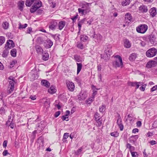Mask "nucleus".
Returning a JSON list of instances; mask_svg holds the SVG:
<instances>
[{
	"label": "nucleus",
	"instance_id": "1",
	"mask_svg": "<svg viewBox=\"0 0 157 157\" xmlns=\"http://www.w3.org/2000/svg\"><path fill=\"white\" fill-rule=\"evenodd\" d=\"M91 4L90 3H85L82 4V8H78V11L79 13H81L82 14H86L90 11L89 6Z\"/></svg>",
	"mask_w": 157,
	"mask_h": 157
},
{
	"label": "nucleus",
	"instance_id": "2",
	"mask_svg": "<svg viewBox=\"0 0 157 157\" xmlns=\"http://www.w3.org/2000/svg\"><path fill=\"white\" fill-rule=\"evenodd\" d=\"M112 50L111 48L109 47L107 45L106 46L103 55H101V58L107 60L109 59Z\"/></svg>",
	"mask_w": 157,
	"mask_h": 157
},
{
	"label": "nucleus",
	"instance_id": "3",
	"mask_svg": "<svg viewBox=\"0 0 157 157\" xmlns=\"http://www.w3.org/2000/svg\"><path fill=\"white\" fill-rule=\"evenodd\" d=\"M115 57L116 60L113 62V66L116 68L122 67L123 64L122 58L119 55L116 56Z\"/></svg>",
	"mask_w": 157,
	"mask_h": 157
},
{
	"label": "nucleus",
	"instance_id": "4",
	"mask_svg": "<svg viewBox=\"0 0 157 157\" xmlns=\"http://www.w3.org/2000/svg\"><path fill=\"white\" fill-rule=\"evenodd\" d=\"M148 29L147 25L145 24L140 25L136 28L137 32L139 33H145Z\"/></svg>",
	"mask_w": 157,
	"mask_h": 157
},
{
	"label": "nucleus",
	"instance_id": "5",
	"mask_svg": "<svg viewBox=\"0 0 157 157\" xmlns=\"http://www.w3.org/2000/svg\"><path fill=\"white\" fill-rule=\"evenodd\" d=\"M42 5V2L39 0L35 2L30 9V11L31 13H33L35 12Z\"/></svg>",
	"mask_w": 157,
	"mask_h": 157
},
{
	"label": "nucleus",
	"instance_id": "6",
	"mask_svg": "<svg viewBox=\"0 0 157 157\" xmlns=\"http://www.w3.org/2000/svg\"><path fill=\"white\" fill-rule=\"evenodd\" d=\"M157 51L155 48H151L148 50L146 52V56L149 57H152L156 54Z\"/></svg>",
	"mask_w": 157,
	"mask_h": 157
},
{
	"label": "nucleus",
	"instance_id": "7",
	"mask_svg": "<svg viewBox=\"0 0 157 157\" xmlns=\"http://www.w3.org/2000/svg\"><path fill=\"white\" fill-rule=\"evenodd\" d=\"M66 83L68 90L71 91H73L75 89V85L72 82L67 81Z\"/></svg>",
	"mask_w": 157,
	"mask_h": 157
},
{
	"label": "nucleus",
	"instance_id": "8",
	"mask_svg": "<svg viewBox=\"0 0 157 157\" xmlns=\"http://www.w3.org/2000/svg\"><path fill=\"white\" fill-rule=\"evenodd\" d=\"M15 44L13 41L11 40H8L6 44L5 48L6 49L8 48L11 49L14 47Z\"/></svg>",
	"mask_w": 157,
	"mask_h": 157
},
{
	"label": "nucleus",
	"instance_id": "9",
	"mask_svg": "<svg viewBox=\"0 0 157 157\" xmlns=\"http://www.w3.org/2000/svg\"><path fill=\"white\" fill-rule=\"evenodd\" d=\"M87 97L86 93L85 91H81L78 95V99L80 100H85Z\"/></svg>",
	"mask_w": 157,
	"mask_h": 157
},
{
	"label": "nucleus",
	"instance_id": "10",
	"mask_svg": "<svg viewBox=\"0 0 157 157\" xmlns=\"http://www.w3.org/2000/svg\"><path fill=\"white\" fill-rule=\"evenodd\" d=\"M122 119L120 114H118V119L117 121V124L119 127L120 130L122 131L124 128L123 125L122 124Z\"/></svg>",
	"mask_w": 157,
	"mask_h": 157
},
{
	"label": "nucleus",
	"instance_id": "11",
	"mask_svg": "<svg viewBox=\"0 0 157 157\" xmlns=\"http://www.w3.org/2000/svg\"><path fill=\"white\" fill-rule=\"evenodd\" d=\"M157 65V63L154 60H151L148 61L146 65L147 67L150 68L155 67Z\"/></svg>",
	"mask_w": 157,
	"mask_h": 157
},
{
	"label": "nucleus",
	"instance_id": "12",
	"mask_svg": "<svg viewBox=\"0 0 157 157\" xmlns=\"http://www.w3.org/2000/svg\"><path fill=\"white\" fill-rule=\"evenodd\" d=\"M14 82L13 81H11L9 82V85L8 88V92L9 94L11 93L14 90Z\"/></svg>",
	"mask_w": 157,
	"mask_h": 157
},
{
	"label": "nucleus",
	"instance_id": "13",
	"mask_svg": "<svg viewBox=\"0 0 157 157\" xmlns=\"http://www.w3.org/2000/svg\"><path fill=\"white\" fill-rule=\"evenodd\" d=\"M93 38H94L96 42H99L101 40L102 37L100 34H94L93 36Z\"/></svg>",
	"mask_w": 157,
	"mask_h": 157
},
{
	"label": "nucleus",
	"instance_id": "14",
	"mask_svg": "<svg viewBox=\"0 0 157 157\" xmlns=\"http://www.w3.org/2000/svg\"><path fill=\"white\" fill-rule=\"evenodd\" d=\"M53 44V42L50 40L46 41L44 43V46L47 48H50Z\"/></svg>",
	"mask_w": 157,
	"mask_h": 157
},
{
	"label": "nucleus",
	"instance_id": "15",
	"mask_svg": "<svg viewBox=\"0 0 157 157\" xmlns=\"http://www.w3.org/2000/svg\"><path fill=\"white\" fill-rule=\"evenodd\" d=\"M125 21L127 22H129L132 20V17L131 15L129 13H127L125 15Z\"/></svg>",
	"mask_w": 157,
	"mask_h": 157
},
{
	"label": "nucleus",
	"instance_id": "16",
	"mask_svg": "<svg viewBox=\"0 0 157 157\" xmlns=\"http://www.w3.org/2000/svg\"><path fill=\"white\" fill-rule=\"evenodd\" d=\"M148 39L151 44H154L156 39L155 36L153 34H151L148 36Z\"/></svg>",
	"mask_w": 157,
	"mask_h": 157
},
{
	"label": "nucleus",
	"instance_id": "17",
	"mask_svg": "<svg viewBox=\"0 0 157 157\" xmlns=\"http://www.w3.org/2000/svg\"><path fill=\"white\" fill-rule=\"evenodd\" d=\"M57 25V22L56 21H54L51 23V24L49 27V29L52 30H54L55 29Z\"/></svg>",
	"mask_w": 157,
	"mask_h": 157
},
{
	"label": "nucleus",
	"instance_id": "18",
	"mask_svg": "<svg viewBox=\"0 0 157 157\" xmlns=\"http://www.w3.org/2000/svg\"><path fill=\"white\" fill-rule=\"evenodd\" d=\"M150 13L152 17H154L157 14L156 8L155 7L152 8L150 10Z\"/></svg>",
	"mask_w": 157,
	"mask_h": 157
},
{
	"label": "nucleus",
	"instance_id": "19",
	"mask_svg": "<svg viewBox=\"0 0 157 157\" xmlns=\"http://www.w3.org/2000/svg\"><path fill=\"white\" fill-rule=\"evenodd\" d=\"M139 10L143 13L147 12L148 10L147 6L145 5L141 6L139 8Z\"/></svg>",
	"mask_w": 157,
	"mask_h": 157
},
{
	"label": "nucleus",
	"instance_id": "20",
	"mask_svg": "<svg viewBox=\"0 0 157 157\" xmlns=\"http://www.w3.org/2000/svg\"><path fill=\"white\" fill-rule=\"evenodd\" d=\"M124 45L125 47L126 48H129L131 46V43L129 40L127 39H125L124 41Z\"/></svg>",
	"mask_w": 157,
	"mask_h": 157
},
{
	"label": "nucleus",
	"instance_id": "21",
	"mask_svg": "<svg viewBox=\"0 0 157 157\" xmlns=\"http://www.w3.org/2000/svg\"><path fill=\"white\" fill-rule=\"evenodd\" d=\"M66 24V22L64 21H61L59 22L58 24L59 29L61 30L64 27Z\"/></svg>",
	"mask_w": 157,
	"mask_h": 157
},
{
	"label": "nucleus",
	"instance_id": "22",
	"mask_svg": "<svg viewBox=\"0 0 157 157\" xmlns=\"http://www.w3.org/2000/svg\"><path fill=\"white\" fill-rule=\"evenodd\" d=\"M24 5V2L22 1H19L18 3L19 9L21 11H22L23 10V7Z\"/></svg>",
	"mask_w": 157,
	"mask_h": 157
},
{
	"label": "nucleus",
	"instance_id": "23",
	"mask_svg": "<svg viewBox=\"0 0 157 157\" xmlns=\"http://www.w3.org/2000/svg\"><path fill=\"white\" fill-rule=\"evenodd\" d=\"M41 85L43 86H46L47 87H48L50 86L49 82L46 80H42L41 82Z\"/></svg>",
	"mask_w": 157,
	"mask_h": 157
},
{
	"label": "nucleus",
	"instance_id": "24",
	"mask_svg": "<svg viewBox=\"0 0 157 157\" xmlns=\"http://www.w3.org/2000/svg\"><path fill=\"white\" fill-rule=\"evenodd\" d=\"M48 92L51 94H53L56 91V90L53 86H51L48 90Z\"/></svg>",
	"mask_w": 157,
	"mask_h": 157
},
{
	"label": "nucleus",
	"instance_id": "25",
	"mask_svg": "<svg viewBox=\"0 0 157 157\" xmlns=\"http://www.w3.org/2000/svg\"><path fill=\"white\" fill-rule=\"evenodd\" d=\"M11 121H7L6 122V124L7 125H9L11 128L13 129L14 126V124Z\"/></svg>",
	"mask_w": 157,
	"mask_h": 157
},
{
	"label": "nucleus",
	"instance_id": "26",
	"mask_svg": "<svg viewBox=\"0 0 157 157\" xmlns=\"http://www.w3.org/2000/svg\"><path fill=\"white\" fill-rule=\"evenodd\" d=\"M77 74H78L80 71L82 67V64L81 63H77Z\"/></svg>",
	"mask_w": 157,
	"mask_h": 157
},
{
	"label": "nucleus",
	"instance_id": "27",
	"mask_svg": "<svg viewBox=\"0 0 157 157\" xmlns=\"http://www.w3.org/2000/svg\"><path fill=\"white\" fill-rule=\"evenodd\" d=\"M136 57V54L135 53H132L130 55L129 59L130 61H133L135 59Z\"/></svg>",
	"mask_w": 157,
	"mask_h": 157
},
{
	"label": "nucleus",
	"instance_id": "28",
	"mask_svg": "<svg viewBox=\"0 0 157 157\" xmlns=\"http://www.w3.org/2000/svg\"><path fill=\"white\" fill-rule=\"evenodd\" d=\"M34 0H26L25 5L27 6H30L34 2Z\"/></svg>",
	"mask_w": 157,
	"mask_h": 157
},
{
	"label": "nucleus",
	"instance_id": "29",
	"mask_svg": "<svg viewBox=\"0 0 157 157\" xmlns=\"http://www.w3.org/2000/svg\"><path fill=\"white\" fill-rule=\"evenodd\" d=\"M37 52L38 53H41L43 52V50L42 48L39 46H36V47Z\"/></svg>",
	"mask_w": 157,
	"mask_h": 157
},
{
	"label": "nucleus",
	"instance_id": "30",
	"mask_svg": "<svg viewBox=\"0 0 157 157\" xmlns=\"http://www.w3.org/2000/svg\"><path fill=\"white\" fill-rule=\"evenodd\" d=\"M94 99V96H92V97L89 98L86 101V103L87 104H91V103L93 101Z\"/></svg>",
	"mask_w": 157,
	"mask_h": 157
},
{
	"label": "nucleus",
	"instance_id": "31",
	"mask_svg": "<svg viewBox=\"0 0 157 157\" xmlns=\"http://www.w3.org/2000/svg\"><path fill=\"white\" fill-rule=\"evenodd\" d=\"M16 50L15 49H13L11 50L10 54L11 56L13 57L16 56Z\"/></svg>",
	"mask_w": 157,
	"mask_h": 157
},
{
	"label": "nucleus",
	"instance_id": "32",
	"mask_svg": "<svg viewBox=\"0 0 157 157\" xmlns=\"http://www.w3.org/2000/svg\"><path fill=\"white\" fill-rule=\"evenodd\" d=\"M75 60L78 62H80L82 61V59L79 56L75 55L74 56Z\"/></svg>",
	"mask_w": 157,
	"mask_h": 157
},
{
	"label": "nucleus",
	"instance_id": "33",
	"mask_svg": "<svg viewBox=\"0 0 157 157\" xmlns=\"http://www.w3.org/2000/svg\"><path fill=\"white\" fill-rule=\"evenodd\" d=\"M130 3V0H124L121 2V5L123 6H126Z\"/></svg>",
	"mask_w": 157,
	"mask_h": 157
},
{
	"label": "nucleus",
	"instance_id": "34",
	"mask_svg": "<svg viewBox=\"0 0 157 157\" xmlns=\"http://www.w3.org/2000/svg\"><path fill=\"white\" fill-rule=\"evenodd\" d=\"M95 120L98 123V126L100 127L102 124V121L101 118H99L98 119H95Z\"/></svg>",
	"mask_w": 157,
	"mask_h": 157
},
{
	"label": "nucleus",
	"instance_id": "35",
	"mask_svg": "<svg viewBox=\"0 0 157 157\" xmlns=\"http://www.w3.org/2000/svg\"><path fill=\"white\" fill-rule=\"evenodd\" d=\"M88 39V37L86 35H82L81 36L80 40L81 41H85Z\"/></svg>",
	"mask_w": 157,
	"mask_h": 157
},
{
	"label": "nucleus",
	"instance_id": "36",
	"mask_svg": "<svg viewBox=\"0 0 157 157\" xmlns=\"http://www.w3.org/2000/svg\"><path fill=\"white\" fill-rule=\"evenodd\" d=\"M50 102L48 100H46L44 103V106L46 108H47L50 106Z\"/></svg>",
	"mask_w": 157,
	"mask_h": 157
},
{
	"label": "nucleus",
	"instance_id": "37",
	"mask_svg": "<svg viewBox=\"0 0 157 157\" xmlns=\"http://www.w3.org/2000/svg\"><path fill=\"white\" fill-rule=\"evenodd\" d=\"M49 55L48 53H45L43 56V59L44 60H47L49 58Z\"/></svg>",
	"mask_w": 157,
	"mask_h": 157
},
{
	"label": "nucleus",
	"instance_id": "38",
	"mask_svg": "<svg viewBox=\"0 0 157 157\" xmlns=\"http://www.w3.org/2000/svg\"><path fill=\"white\" fill-rule=\"evenodd\" d=\"M9 26V23L7 22H5L2 24V27L4 29H7Z\"/></svg>",
	"mask_w": 157,
	"mask_h": 157
},
{
	"label": "nucleus",
	"instance_id": "39",
	"mask_svg": "<svg viewBox=\"0 0 157 157\" xmlns=\"http://www.w3.org/2000/svg\"><path fill=\"white\" fill-rule=\"evenodd\" d=\"M139 136L138 135H135V136H132L130 138L131 140L133 141L134 142L137 140V139L138 138Z\"/></svg>",
	"mask_w": 157,
	"mask_h": 157
},
{
	"label": "nucleus",
	"instance_id": "40",
	"mask_svg": "<svg viewBox=\"0 0 157 157\" xmlns=\"http://www.w3.org/2000/svg\"><path fill=\"white\" fill-rule=\"evenodd\" d=\"M5 41V38L2 36H0V45L3 44Z\"/></svg>",
	"mask_w": 157,
	"mask_h": 157
},
{
	"label": "nucleus",
	"instance_id": "41",
	"mask_svg": "<svg viewBox=\"0 0 157 157\" xmlns=\"http://www.w3.org/2000/svg\"><path fill=\"white\" fill-rule=\"evenodd\" d=\"M110 135L114 137H117L119 136V133L117 132H113L110 133Z\"/></svg>",
	"mask_w": 157,
	"mask_h": 157
},
{
	"label": "nucleus",
	"instance_id": "42",
	"mask_svg": "<svg viewBox=\"0 0 157 157\" xmlns=\"http://www.w3.org/2000/svg\"><path fill=\"white\" fill-rule=\"evenodd\" d=\"M19 25V29H25L28 26V25L27 24H25L24 25H22L21 24V23H20Z\"/></svg>",
	"mask_w": 157,
	"mask_h": 157
},
{
	"label": "nucleus",
	"instance_id": "43",
	"mask_svg": "<svg viewBox=\"0 0 157 157\" xmlns=\"http://www.w3.org/2000/svg\"><path fill=\"white\" fill-rule=\"evenodd\" d=\"M105 106L104 105H102L100 107L99 110L100 112H103L105 110Z\"/></svg>",
	"mask_w": 157,
	"mask_h": 157
},
{
	"label": "nucleus",
	"instance_id": "44",
	"mask_svg": "<svg viewBox=\"0 0 157 157\" xmlns=\"http://www.w3.org/2000/svg\"><path fill=\"white\" fill-rule=\"evenodd\" d=\"M130 121H133V118L132 115L129 114L128 116V119Z\"/></svg>",
	"mask_w": 157,
	"mask_h": 157
},
{
	"label": "nucleus",
	"instance_id": "45",
	"mask_svg": "<svg viewBox=\"0 0 157 157\" xmlns=\"http://www.w3.org/2000/svg\"><path fill=\"white\" fill-rule=\"evenodd\" d=\"M77 47L78 48H79L81 49H82L83 48V45L81 43H78V44L77 45Z\"/></svg>",
	"mask_w": 157,
	"mask_h": 157
},
{
	"label": "nucleus",
	"instance_id": "46",
	"mask_svg": "<svg viewBox=\"0 0 157 157\" xmlns=\"http://www.w3.org/2000/svg\"><path fill=\"white\" fill-rule=\"evenodd\" d=\"M93 21V19L91 18L90 20H89L88 21H87L86 20V21H85V24H88L89 25H90L91 24V23L92 22V21Z\"/></svg>",
	"mask_w": 157,
	"mask_h": 157
},
{
	"label": "nucleus",
	"instance_id": "47",
	"mask_svg": "<svg viewBox=\"0 0 157 157\" xmlns=\"http://www.w3.org/2000/svg\"><path fill=\"white\" fill-rule=\"evenodd\" d=\"M78 17V15L77 14L76 16L72 17L71 19L72 20L73 23L75 22L76 19Z\"/></svg>",
	"mask_w": 157,
	"mask_h": 157
},
{
	"label": "nucleus",
	"instance_id": "48",
	"mask_svg": "<svg viewBox=\"0 0 157 157\" xmlns=\"http://www.w3.org/2000/svg\"><path fill=\"white\" fill-rule=\"evenodd\" d=\"M5 113V109L3 107H1L0 109V113L1 114H4Z\"/></svg>",
	"mask_w": 157,
	"mask_h": 157
},
{
	"label": "nucleus",
	"instance_id": "49",
	"mask_svg": "<svg viewBox=\"0 0 157 157\" xmlns=\"http://www.w3.org/2000/svg\"><path fill=\"white\" fill-rule=\"evenodd\" d=\"M69 133H64L63 139H67L69 136Z\"/></svg>",
	"mask_w": 157,
	"mask_h": 157
},
{
	"label": "nucleus",
	"instance_id": "50",
	"mask_svg": "<svg viewBox=\"0 0 157 157\" xmlns=\"http://www.w3.org/2000/svg\"><path fill=\"white\" fill-rule=\"evenodd\" d=\"M131 154L132 157H137V153L136 152H131Z\"/></svg>",
	"mask_w": 157,
	"mask_h": 157
},
{
	"label": "nucleus",
	"instance_id": "51",
	"mask_svg": "<svg viewBox=\"0 0 157 157\" xmlns=\"http://www.w3.org/2000/svg\"><path fill=\"white\" fill-rule=\"evenodd\" d=\"M82 151V147L79 148L78 150L75 152L76 155H79Z\"/></svg>",
	"mask_w": 157,
	"mask_h": 157
},
{
	"label": "nucleus",
	"instance_id": "52",
	"mask_svg": "<svg viewBox=\"0 0 157 157\" xmlns=\"http://www.w3.org/2000/svg\"><path fill=\"white\" fill-rule=\"evenodd\" d=\"M86 21V18H84L78 22V23L82 25L83 24H85V21Z\"/></svg>",
	"mask_w": 157,
	"mask_h": 157
},
{
	"label": "nucleus",
	"instance_id": "53",
	"mask_svg": "<svg viewBox=\"0 0 157 157\" xmlns=\"http://www.w3.org/2000/svg\"><path fill=\"white\" fill-rule=\"evenodd\" d=\"M66 116L64 115V116H62V119L63 121H68L69 120V119H68V117H66Z\"/></svg>",
	"mask_w": 157,
	"mask_h": 157
},
{
	"label": "nucleus",
	"instance_id": "54",
	"mask_svg": "<svg viewBox=\"0 0 157 157\" xmlns=\"http://www.w3.org/2000/svg\"><path fill=\"white\" fill-rule=\"evenodd\" d=\"M8 52L7 50L4 51L3 52L2 56L3 57H6L7 56V55Z\"/></svg>",
	"mask_w": 157,
	"mask_h": 157
},
{
	"label": "nucleus",
	"instance_id": "55",
	"mask_svg": "<svg viewBox=\"0 0 157 157\" xmlns=\"http://www.w3.org/2000/svg\"><path fill=\"white\" fill-rule=\"evenodd\" d=\"M137 84V82H130L129 83V85H131L132 86H135Z\"/></svg>",
	"mask_w": 157,
	"mask_h": 157
},
{
	"label": "nucleus",
	"instance_id": "56",
	"mask_svg": "<svg viewBox=\"0 0 157 157\" xmlns=\"http://www.w3.org/2000/svg\"><path fill=\"white\" fill-rule=\"evenodd\" d=\"M146 86V84H145V85H143L140 88V89L141 90L144 91L145 90Z\"/></svg>",
	"mask_w": 157,
	"mask_h": 157
},
{
	"label": "nucleus",
	"instance_id": "57",
	"mask_svg": "<svg viewBox=\"0 0 157 157\" xmlns=\"http://www.w3.org/2000/svg\"><path fill=\"white\" fill-rule=\"evenodd\" d=\"M9 154V153L7 150H5L2 153L3 155L4 156H6L7 155Z\"/></svg>",
	"mask_w": 157,
	"mask_h": 157
},
{
	"label": "nucleus",
	"instance_id": "58",
	"mask_svg": "<svg viewBox=\"0 0 157 157\" xmlns=\"http://www.w3.org/2000/svg\"><path fill=\"white\" fill-rule=\"evenodd\" d=\"M32 29L31 27H29L27 30L26 31L27 33H30L32 31Z\"/></svg>",
	"mask_w": 157,
	"mask_h": 157
},
{
	"label": "nucleus",
	"instance_id": "59",
	"mask_svg": "<svg viewBox=\"0 0 157 157\" xmlns=\"http://www.w3.org/2000/svg\"><path fill=\"white\" fill-rule=\"evenodd\" d=\"M152 126L154 128H157V120L154 122Z\"/></svg>",
	"mask_w": 157,
	"mask_h": 157
},
{
	"label": "nucleus",
	"instance_id": "60",
	"mask_svg": "<svg viewBox=\"0 0 157 157\" xmlns=\"http://www.w3.org/2000/svg\"><path fill=\"white\" fill-rule=\"evenodd\" d=\"M60 114V111H58L57 112H56L54 115V116L55 117H57Z\"/></svg>",
	"mask_w": 157,
	"mask_h": 157
},
{
	"label": "nucleus",
	"instance_id": "61",
	"mask_svg": "<svg viewBox=\"0 0 157 157\" xmlns=\"http://www.w3.org/2000/svg\"><path fill=\"white\" fill-rule=\"evenodd\" d=\"M98 79L99 80V81L101 82L102 81V75L101 73H99L98 74Z\"/></svg>",
	"mask_w": 157,
	"mask_h": 157
},
{
	"label": "nucleus",
	"instance_id": "62",
	"mask_svg": "<svg viewBox=\"0 0 157 157\" xmlns=\"http://www.w3.org/2000/svg\"><path fill=\"white\" fill-rule=\"evenodd\" d=\"M157 89V86L155 85L151 89V91L152 92L154 91L155 90Z\"/></svg>",
	"mask_w": 157,
	"mask_h": 157
},
{
	"label": "nucleus",
	"instance_id": "63",
	"mask_svg": "<svg viewBox=\"0 0 157 157\" xmlns=\"http://www.w3.org/2000/svg\"><path fill=\"white\" fill-rule=\"evenodd\" d=\"M149 143L151 144V145H153L155 144H156V142L154 140H152L150 141L149 142Z\"/></svg>",
	"mask_w": 157,
	"mask_h": 157
},
{
	"label": "nucleus",
	"instance_id": "64",
	"mask_svg": "<svg viewBox=\"0 0 157 157\" xmlns=\"http://www.w3.org/2000/svg\"><path fill=\"white\" fill-rule=\"evenodd\" d=\"M7 142L6 140H5L3 143V147H6L7 146Z\"/></svg>",
	"mask_w": 157,
	"mask_h": 157
}]
</instances>
